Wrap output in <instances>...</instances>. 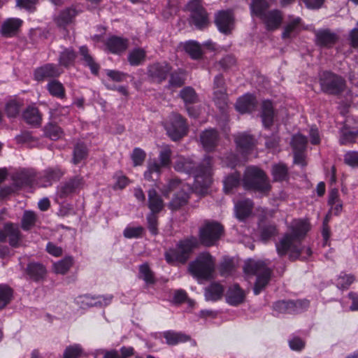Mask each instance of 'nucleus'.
Segmentation results:
<instances>
[{"mask_svg": "<svg viewBox=\"0 0 358 358\" xmlns=\"http://www.w3.org/2000/svg\"><path fill=\"white\" fill-rule=\"evenodd\" d=\"M289 229V232L285 234L275 244L278 254L280 256L288 255L291 259L299 258L303 252L310 257L312 254L310 248L303 246L301 243L308 231V223L303 220H295Z\"/></svg>", "mask_w": 358, "mask_h": 358, "instance_id": "obj_1", "label": "nucleus"}, {"mask_svg": "<svg viewBox=\"0 0 358 358\" xmlns=\"http://www.w3.org/2000/svg\"><path fill=\"white\" fill-rule=\"evenodd\" d=\"M212 161L210 156H206L199 164H196L189 158L179 157L174 163V169L178 172L193 175L195 188L203 192L213 181Z\"/></svg>", "mask_w": 358, "mask_h": 358, "instance_id": "obj_2", "label": "nucleus"}, {"mask_svg": "<svg viewBox=\"0 0 358 358\" xmlns=\"http://www.w3.org/2000/svg\"><path fill=\"white\" fill-rule=\"evenodd\" d=\"M198 245L196 237L191 236L178 242L175 248H171L164 254L165 259L170 264H185L194 248Z\"/></svg>", "mask_w": 358, "mask_h": 358, "instance_id": "obj_3", "label": "nucleus"}, {"mask_svg": "<svg viewBox=\"0 0 358 358\" xmlns=\"http://www.w3.org/2000/svg\"><path fill=\"white\" fill-rule=\"evenodd\" d=\"M268 264V261L248 259V274L253 272L257 275L253 288L255 295H258L266 287L271 278L272 270Z\"/></svg>", "mask_w": 358, "mask_h": 358, "instance_id": "obj_4", "label": "nucleus"}, {"mask_svg": "<svg viewBox=\"0 0 358 358\" xmlns=\"http://www.w3.org/2000/svg\"><path fill=\"white\" fill-rule=\"evenodd\" d=\"M268 5L263 0H254L251 9L265 24L268 30L278 29L282 23V13L278 10L267 11Z\"/></svg>", "mask_w": 358, "mask_h": 358, "instance_id": "obj_5", "label": "nucleus"}, {"mask_svg": "<svg viewBox=\"0 0 358 358\" xmlns=\"http://www.w3.org/2000/svg\"><path fill=\"white\" fill-rule=\"evenodd\" d=\"M215 261L208 252L201 253L189 264V271L198 279L207 280L214 277Z\"/></svg>", "mask_w": 358, "mask_h": 358, "instance_id": "obj_6", "label": "nucleus"}, {"mask_svg": "<svg viewBox=\"0 0 358 358\" xmlns=\"http://www.w3.org/2000/svg\"><path fill=\"white\" fill-rule=\"evenodd\" d=\"M271 188L268 178L262 170L248 166V191L253 190L261 195H266Z\"/></svg>", "mask_w": 358, "mask_h": 358, "instance_id": "obj_7", "label": "nucleus"}, {"mask_svg": "<svg viewBox=\"0 0 358 358\" xmlns=\"http://www.w3.org/2000/svg\"><path fill=\"white\" fill-rule=\"evenodd\" d=\"M172 151L169 145L162 146L158 156V160L154 159L148 163L147 171L144 173V177L147 180H154L152 175L157 177L159 176L163 168L169 167L171 162Z\"/></svg>", "mask_w": 358, "mask_h": 358, "instance_id": "obj_8", "label": "nucleus"}, {"mask_svg": "<svg viewBox=\"0 0 358 358\" xmlns=\"http://www.w3.org/2000/svg\"><path fill=\"white\" fill-rule=\"evenodd\" d=\"M320 83L322 91L329 94H338L345 88V80L329 71H324L320 76Z\"/></svg>", "mask_w": 358, "mask_h": 358, "instance_id": "obj_9", "label": "nucleus"}, {"mask_svg": "<svg viewBox=\"0 0 358 358\" xmlns=\"http://www.w3.org/2000/svg\"><path fill=\"white\" fill-rule=\"evenodd\" d=\"M190 12L189 23L198 29H203L209 24L208 15L199 0H192L187 4Z\"/></svg>", "mask_w": 358, "mask_h": 358, "instance_id": "obj_10", "label": "nucleus"}, {"mask_svg": "<svg viewBox=\"0 0 358 358\" xmlns=\"http://www.w3.org/2000/svg\"><path fill=\"white\" fill-rule=\"evenodd\" d=\"M224 228L217 222H208L200 229L199 238L201 243L206 246H211L220 238Z\"/></svg>", "mask_w": 358, "mask_h": 358, "instance_id": "obj_11", "label": "nucleus"}, {"mask_svg": "<svg viewBox=\"0 0 358 358\" xmlns=\"http://www.w3.org/2000/svg\"><path fill=\"white\" fill-rule=\"evenodd\" d=\"M309 306L307 300L279 301L273 303V314L278 316L280 314H295L305 310Z\"/></svg>", "mask_w": 358, "mask_h": 358, "instance_id": "obj_12", "label": "nucleus"}, {"mask_svg": "<svg viewBox=\"0 0 358 358\" xmlns=\"http://www.w3.org/2000/svg\"><path fill=\"white\" fill-rule=\"evenodd\" d=\"M168 135L173 141H178L184 136L187 131V126L185 119L178 113H172L169 117V122L166 125Z\"/></svg>", "mask_w": 358, "mask_h": 358, "instance_id": "obj_13", "label": "nucleus"}, {"mask_svg": "<svg viewBox=\"0 0 358 358\" xmlns=\"http://www.w3.org/2000/svg\"><path fill=\"white\" fill-rule=\"evenodd\" d=\"M172 71V66L167 62H155L148 66L147 74L153 83H162L166 80Z\"/></svg>", "mask_w": 358, "mask_h": 358, "instance_id": "obj_14", "label": "nucleus"}, {"mask_svg": "<svg viewBox=\"0 0 358 358\" xmlns=\"http://www.w3.org/2000/svg\"><path fill=\"white\" fill-rule=\"evenodd\" d=\"M22 238V234L18 226L15 224L8 222L0 230V242H8L10 246L17 248Z\"/></svg>", "mask_w": 358, "mask_h": 358, "instance_id": "obj_15", "label": "nucleus"}, {"mask_svg": "<svg viewBox=\"0 0 358 358\" xmlns=\"http://www.w3.org/2000/svg\"><path fill=\"white\" fill-rule=\"evenodd\" d=\"M85 182L83 176H75L64 181L58 189V194L65 198L73 194L78 193L85 186Z\"/></svg>", "mask_w": 358, "mask_h": 358, "instance_id": "obj_16", "label": "nucleus"}, {"mask_svg": "<svg viewBox=\"0 0 358 358\" xmlns=\"http://www.w3.org/2000/svg\"><path fill=\"white\" fill-rule=\"evenodd\" d=\"M307 143V138L301 134L294 135L291 143L294 152V163L301 167L306 166L305 150Z\"/></svg>", "mask_w": 358, "mask_h": 358, "instance_id": "obj_17", "label": "nucleus"}, {"mask_svg": "<svg viewBox=\"0 0 358 358\" xmlns=\"http://www.w3.org/2000/svg\"><path fill=\"white\" fill-rule=\"evenodd\" d=\"M38 178L34 169H22L13 174V180L15 187H22L31 186L36 180L38 181Z\"/></svg>", "mask_w": 358, "mask_h": 358, "instance_id": "obj_18", "label": "nucleus"}, {"mask_svg": "<svg viewBox=\"0 0 358 358\" xmlns=\"http://www.w3.org/2000/svg\"><path fill=\"white\" fill-rule=\"evenodd\" d=\"M215 23L218 30L224 34H229L234 27V17L231 10H222L215 15Z\"/></svg>", "mask_w": 358, "mask_h": 358, "instance_id": "obj_19", "label": "nucleus"}, {"mask_svg": "<svg viewBox=\"0 0 358 358\" xmlns=\"http://www.w3.org/2000/svg\"><path fill=\"white\" fill-rule=\"evenodd\" d=\"M214 95L217 104L222 109L227 105V94L225 83L223 76L221 74L216 76L213 83Z\"/></svg>", "mask_w": 358, "mask_h": 358, "instance_id": "obj_20", "label": "nucleus"}, {"mask_svg": "<svg viewBox=\"0 0 358 358\" xmlns=\"http://www.w3.org/2000/svg\"><path fill=\"white\" fill-rule=\"evenodd\" d=\"M62 71L53 64H46L34 71V78L37 81H42L45 79L58 77Z\"/></svg>", "mask_w": 358, "mask_h": 358, "instance_id": "obj_21", "label": "nucleus"}, {"mask_svg": "<svg viewBox=\"0 0 358 358\" xmlns=\"http://www.w3.org/2000/svg\"><path fill=\"white\" fill-rule=\"evenodd\" d=\"M64 175V172L59 167L48 168L43 171L42 176L38 178V183L42 187H48L53 182L59 180Z\"/></svg>", "mask_w": 358, "mask_h": 358, "instance_id": "obj_22", "label": "nucleus"}, {"mask_svg": "<svg viewBox=\"0 0 358 358\" xmlns=\"http://www.w3.org/2000/svg\"><path fill=\"white\" fill-rule=\"evenodd\" d=\"M200 139L203 148L211 152L217 145L218 134L215 129H206L201 134Z\"/></svg>", "mask_w": 358, "mask_h": 358, "instance_id": "obj_23", "label": "nucleus"}, {"mask_svg": "<svg viewBox=\"0 0 358 358\" xmlns=\"http://www.w3.org/2000/svg\"><path fill=\"white\" fill-rule=\"evenodd\" d=\"M244 296V291L237 284L230 286L225 295L227 303L231 306H237L242 303Z\"/></svg>", "mask_w": 358, "mask_h": 358, "instance_id": "obj_24", "label": "nucleus"}, {"mask_svg": "<svg viewBox=\"0 0 358 358\" xmlns=\"http://www.w3.org/2000/svg\"><path fill=\"white\" fill-rule=\"evenodd\" d=\"M315 37L317 44L326 48L331 47L338 40L336 34L327 29L317 31Z\"/></svg>", "mask_w": 358, "mask_h": 358, "instance_id": "obj_25", "label": "nucleus"}, {"mask_svg": "<svg viewBox=\"0 0 358 358\" xmlns=\"http://www.w3.org/2000/svg\"><path fill=\"white\" fill-rule=\"evenodd\" d=\"M22 20L18 18H9L1 26V33L6 37H11L17 34L22 26Z\"/></svg>", "mask_w": 358, "mask_h": 358, "instance_id": "obj_26", "label": "nucleus"}, {"mask_svg": "<svg viewBox=\"0 0 358 358\" xmlns=\"http://www.w3.org/2000/svg\"><path fill=\"white\" fill-rule=\"evenodd\" d=\"M77 14L78 11L75 8H67L62 10L59 15L55 17V23L60 27H65L73 22Z\"/></svg>", "mask_w": 358, "mask_h": 358, "instance_id": "obj_27", "label": "nucleus"}, {"mask_svg": "<svg viewBox=\"0 0 358 358\" xmlns=\"http://www.w3.org/2000/svg\"><path fill=\"white\" fill-rule=\"evenodd\" d=\"M148 208L151 213H158L164 208V201L161 196L155 189H150L148 192Z\"/></svg>", "mask_w": 358, "mask_h": 358, "instance_id": "obj_28", "label": "nucleus"}, {"mask_svg": "<svg viewBox=\"0 0 358 358\" xmlns=\"http://www.w3.org/2000/svg\"><path fill=\"white\" fill-rule=\"evenodd\" d=\"M106 44L110 52L119 54L127 48L128 40L118 36H112L107 40Z\"/></svg>", "mask_w": 358, "mask_h": 358, "instance_id": "obj_29", "label": "nucleus"}, {"mask_svg": "<svg viewBox=\"0 0 358 358\" xmlns=\"http://www.w3.org/2000/svg\"><path fill=\"white\" fill-rule=\"evenodd\" d=\"M26 273L34 281L43 280L46 274L45 267L36 262H30L26 268Z\"/></svg>", "mask_w": 358, "mask_h": 358, "instance_id": "obj_30", "label": "nucleus"}, {"mask_svg": "<svg viewBox=\"0 0 358 358\" xmlns=\"http://www.w3.org/2000/svg\"><path fill=\"white\" fill-rule=\"evenodd\" d=\"M224 287L218 282H213L205 288L204 296L206 301L220 300L224 294Z\"/></svg>", "mask_w": 358, "mask_h": 358, "instance_id": "obj_31", "label": "nucleus"}, {"mask_svg": "<svg viewBox=\"0 0 358 358\" xmlns=\"http://www.w3.org/2000/svg\"><path fill=\"white\" fill-rule=\"evenodd\" d=\"M301 21V20L299 17H290L289 22L285 27L282 34V38L286 39L295 37L300 30Z\"/></svg>", "mask_w": 358, "mask_h": 358, "instance_id": "obj_32", "label": "nucleus"}, {"mask_svg": "<svg viewBox=\"0 0 358 358\" xmlns=\"http://www.w3.org/2000/svg\"><path fill=\"white\" fill-rule=\"evenodd\" d=\"M261 117L263 125L266 128L270 127L273 122L274 110L273 104L270 101H264L262 105Z\"/></svg>", "mask_w": 358, "mask_h": 358, "instance_id": "obj_33", "label": "nucleus"}, {"mask_svg": "<svg viewBox=\"0 0 358 358\" xmlns=\"http://www.w3.org/2000/svg\"><path fill=\"white\" fill-rule=\"evenodd\" d=\"M79 52L81 56V60L83 61L84 64L90 68L92 74L97 75L100 66L90 54L88 48L84 45L81 46L79 49Z\"/></svg>", "mask_w": 358, "mask_h": 358, "instance_id": "obj_34", "label": "nucleus"}, {"mask_svg": "<svg viewBox=\"0 0 358 358\" xmlns=\"http://www.w3.org/2000/svg\"><path fill=\"white\" fill-rule=\"evenodd\" d=\"M80 298L83 299L81 303L87 306H107L111 302L113 296H90V295H84Z\"/></svg>", "mask_w": 358, "mask_h": 358, "instance_id": "obj_35", "label": "nucleus"}, {"mask_svg": "<svg viewBox=\"0 0 358 358\" xmlns=\"http://www.w3.org/2000/svg\"><path fill=\"white\" fill-rule=\"evenodd\" d=\"M23 118L29 124L39 126L41 122V115L37 108L34 106L28 107L23 113Z\"/></svg>", "mask_w": 358, "mask_h": 358, "instance_id": "obj_36", "label": "nucleus"}, {"mask_svg": "<svg viewBox=\"0 0 358 358\" xmlns=\"http://www.w3.org/2000/svg\"><path fill=\"white\" fill-rule=\"evenodd\" d=\"M169 76V87L178 88L182 87L186 80V74L185 71L182 69H177L174 71H171Z\"/></svg>", "mask_w": 358, "mask_h": 358, "instance_id": "obj_37", "label": "nucleus"}, {"mask_svg": "<svg viewBox=\"0 0 358 358\" xmlns=\"http://www.w3.org/2000/svg\"><path fill=\"white\" fill-rule=\"evenodd\" d=\"M189 199V195L185 191L181 190L174 194L169 204V208L172 210H177L186 205Z\"/></svg>", "mask_w": 358, "mask_h": 358, "instance_id": "obj_38", "label": "nucleus"}, {"mask_svg": "<svg viewBox=\"0 0 358 358\" xmlns=\"http://www.w3.org/2000/svg\"><path fill=\"white\" fill-rule=\"evenodd\" d=\"M271 174L274 181L285 180L288 178V168L283 163L275 164L272 166Z\"/></svg>", "mask_w": 358, "mask_h": 358, "instance_id": "obj_39", "label": "nucleus"}, {"mask_svg": "<svg viewBox=\"0 0 358 358\" xmlns=\"http://www.w3.org/2000/svg\"><path fill=\"white\" fill-rule=\"evenodd\" d=\"M38 220L36 213L31 210H25L21 220V227L24 231H29L33 228Z\"/></svg>", "mask_w": 358, "mask_h": 358, "instance_id": "obj_40", "label": "nucleus"}, {"mask_svg": "<svg viewBox=\"0 0 358 358\" xmlns=\"http://www.w3.org/2000/svg\"><path fill=\"white\" fill-rule=\"evenodd\" d=\"M76 57V52L73 49L66 48L59 55V63L64 67H69L74 64Z\"/></svg>", "mask_w": 358, "mask_h": 358, "instance_id": "obj_41", "label": "nucleus"}, {"mask_svg": "<svg viewBox=\"0 0 358 358\" xmlns=\"http://www.w3.org/2000/svg\"><path fill=\"white\" fill-rule=\"evenodd\" d=\"M180 97L183 100L185 105L193 104L198 101V95L192 87L187 86L182 88L179 93Z\"/></svg>", "mask_w": 358, "mask_h": 358, "instance_id": "obj_42", "label": "nucleus"}, {"mask_svg": "<svg viewBox=\"0 0 358 358\" xmlns=\"http://www.w3.org/2000/svg\"><path fill=\"white\" fill-rule=\"evenodd\" d=\"M73 264L72 257H66L64 259L54 263L53 268L56 273L64 275L66 274Z\"/></svg>", "mask_w": 358, "mask_h": 358, "instance_id": "obj_43", "label": "nucleus"}, {"mask_svg": "<svg viewBox=\"0 0 358 358\" xmlns=\"http://www.w3.org/2000/svg\"><path fill=\"white\" fill-rule=\"evenodd\" d=\"M146 53L142 48H135L128 55V61L131 66H139L145 59Z\"/></svg>", "mask_w": 358, "mask_h": 358, "instance_id": "obj_44", "label": "nucleus"}, {"mask_svg": "<svg viewBox=\"0 0 358 358\" xmlns=\"http://www.w3.org/2000/svg\"><path fill=\"white\" fill-rule=\"evenodd\" d=\"M358 136V130L356 129H350L347 127H344L341 131L340 143L345 145L354 143Z\"/></svg>", "mask_w": 358, "mask_h": 358, "instance_id": "obj_45", "label": "nucleus"}, {"mask_svg": "<svg viewBox=\"0 0 358 358\" xmlns=\"http://www.w3.org/2000/svg\"><path fill=\"white\" fill-rule=\"evenodd\" d=\"M13 289L6 285H0V310L6 307L12 300Z\"/></svg>", "mask_w": 358, "mask_h": 358, "instance_id": "obj_46", "label": "nucleus"}, {"mask_svg": "<svg viewBox=\"0 0 358 358\" xmlns=\"http://www.w3.org/2000/svg\"><path fill=\"white\" fill-rule=\"evenodd\" d=\"M236 268L233 258L224 257L219 266V271L222 276H228L232 274Z\"/></svg>", "mask_w": 358, "mask_h": 358, "instance_id": "obj_47", "label": "nucleus"}, {"mask_svg": "<svg viewBox=\"0 0 358 358\" xmlns=\"http://www.w3.org/2000/svg\"><path fill=\"white\" fill-rule=\"evenodd\" d=\"M88 155V150L85 144L83 143H78L74 147L73 163L74 164H79L82 160L85 159Z\"/></svg>", "mask_w": 358, "mask_h": 358, "instance_id": "obj_48", "label": "nucleus"}, {"mask_svg": "<svg viewBox=\"0 0 358 358\" xmlns=\"http://www.w3.org/2000/svg\"><path fill=\"white\" fill-rule=\"evenodd\" d=\"M47 89L50 94L57 98H64L65 96V90L63 85L58 80H53L47 85Z\"/></svg>", "mask_w": 358, "mask_h": 358, "instance_id": "obj_49", "label": "nucleus"}, {"mask_svg": "<svg viewBox=\"0 0 358 358\" xmlns=\"http://www.w3.org/2000/svg\"><path fill=\"white\" fill-rule=\"evenodd\" d=\"M185 52L194 59H199L202 56V50L200 45L195 41L187 42L185 45Z\"/></svg>", "mask_w": 358, "mask_h": 358, "instance_id": "obj_50", "label": "nucleus"}, {"mask_svg": "<svg viewBox=\"0 0 358 358\" xmlns=\"http://www.w3.org/2000/svg\"><path fill=\"white\" fill-rule=\"evenodd\" d=\"M139 278L143 279L147 284L155 283L154 273L147 263L139 266Z\"/></svg>", "mask_w": 358, "mask_h": 358, "instance_id": "obj_51", "label": "nucleus"}, {"mask_svg": "<svg viewBox=\"0 0 358 358\" xmlns=\"http://www.w3.org/2000/svg\"><path fill=\"white\" fill-rule=\"evenodd\" d=\"M164 338L169 345H176L179 343L187 341L189 338L181 333L168 331L164 334Z\"/></svg>", "mask_w": 358, "mask_h": 358, "instance_id": "obj_52", "label": "nucleus"}, {"mask_svg": "<svg viewBox=\"0 0 358 358\" xmlns=\"http://www.w3.org/2000/svg\"><path fill=\"white\" fill-rule=\"evenodd\" d=\"M355 280L353 275L341 273L336 279V285L338 289H348L354 282Z\"/></svg>", "mask_w": 358, "mask_h": 358, "instance_id": "obj_53", "label": "nucleus"}, {"mask_svg": "<svg viewBox=\"0 0 358 358\" xmlns=\"http://www.w3.org/2000/svg\"><path fill=\"white\" fill-rule=\"evenodd\" d=\"M241 181L240 173L235 172L228 176L224 180V188L226 192H229L234 187H237Z\"/></svg>", "mask_w": 358, "mask_h": 358, "instance_id": "obj_54", "label": "nucleus"}, {"mask_svg": "<svg viewBox=\"0 0 358 358\" xmlns=\"http://www.w3.org/2000/svg\"><path fill=\"white\" fill-rule=\"evenodd\" d=\"M234 211L236 218L241 222L246 219V200L241 199L235 202Z\"/></svg>", "mask_w": 358, "mask_h": 358, "instance_id": "obj_55", "label": "nucleus"}, {"mask_svg": "<svg viewBox=\"0 0 358 358\" xmlns=\"http://www.w3.org/2000/svg\"><path fill=\"white\" fill-rule=\"evenodd\" d=\"M45 134L52 140H57L62 136V131L58 125L50 123L45 127Z\"/></svg>", "mask_w": 358, "mask_h": 358, "instance_id": "obj_56", "label": "nucleus"}, {"mask_svg": "<svg viewBox=\"0 0 358 358\" xmlns=\"http://www.w3.org/2000/svg\"><path fill=\"white\" fill-rule=\"evenodd\" d=\"M146 157V153L139 148H135L131 155L134 166H141L143 164Z\"/></svg>", "mask_w": 358, "mask_h": 358, "instance_id": "obj_57", "label": "nucleus"}, {"mask_svg": "<svg viewBox=\"0 0 358 358\" xmlns=\"http://www.w3.org/2000/svg\"><path fill=\"white\" fill-rule=\"evenodd\" d=\"M143 231V227L140 226L136 227H128L124 230L123 234L127 238H137L141 236Z\"/></svg>", "mask_w": 358, "mask_h": 358, "instance_id": "obj_58", "label": "nucleus"}, {"mask_svg": "<svg viewBox=\"0 0 358 358\" xmlns=\"http://www.w3.org/2000/svg\"><path fill=\"white\" fill-rule=\"evenodd\" d=\"M148 228L152 235H157L158 234L157 229V216L156 213H150L147 216Z\"/></svg>", "mask_w": 358, "mask_h": 358, "instance_id": "obj_59", "label": "nucleus"}, {"mask_svg": "<svg viewBox=\"0 0 358 358\" xmlns=\"http://www.w3.org/2000/svg\"><path fill=\"white\" fill-rule=\"evenodd\" d=\"M20 110L19 103L15 101H9L6 106V113L9 117H16L19 114Z\"/></svg>", "mask_w": 358, "mask_h": 358, "instance_id": "obj_60", "label": "nucleus"}, {"mask_svg": "<svg viewBox=\"0 0 358 358\" xmlns=\"http://www.w3.org/2000/svg\"><path fill=\"white\" fill-rule=\"evenodd\" d=\"M82 349L79 345L67 347L64 352V358H77L80 356Z\"/></svg>", "mask_w": 358, "mask_h": 358, "instance_id": "obj_61", "label": "nucleus"}, {"mask_svg": "<svg viewBox=\"0 0 358 358\" xmlns=\"http://www.w3.org/2000/svg\"><path fill=\"white\" fill-rule=\"evenodd\" d=\"M277 234V229L273 225H267L261 230L260 236L262 240L266 241Z\"/></svg>", "mask_w": 358, "mask_h": 358, "instance_id": "obj_62", "label": "nucleus"}, {"mask_svg": "<svg viewBox=\"0 0 358 358\" xmlns=\"http://www.w3.org/2000/svg\"><path fill=\"white\" fill-rule=\"evenodd\" d=\"M344 162L350 166H358V151H349L344 155Z\"/></svg>", "mask_w": 358, "mask_h": 358, "instance_id": "obj_63", "label": "nucleus"}, {"mask_svg": "<svg viewBox=\"0 0 358 358\" xmlns=\"http://www.w3.org/2000/svg\"><path fill=\"white\" fill-rule=\"evenodd\" d=\"M289 345L292 350L301 351L304 348L305 342L298 336H293L289 340Z\"/></svg>", "mask_w": 358, "mask_h": 358, "instance_id": "obj_64", "label": "nucleus"}]
</instances>
